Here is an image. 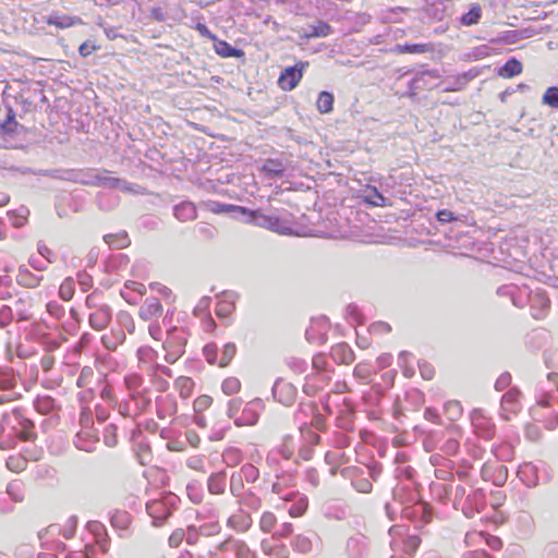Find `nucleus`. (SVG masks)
Masks as SVG:
<instances>
[{
	"label": "nucleus",
	"mask_w": 558,
	"mask_h": 558,
	"mask_svg": "<svg viewBox=\"0 0 558 558\" xmlns=\"http://www.w3.org/2000/svg\"><path fill=\"white\" fill-rule=\"evenodd\" d=\"M245 222L253 223L255 226L266 228L268 230L278 232L280 234H291V228L286 226L278 217L268 216L260 211L248 210L246 215H243Z\"/></svg>",
	"instance_id": "obj_1"
},
{
	"label": "nucleus",
	"mask_w": 558,
	"mask_h": 558,
	"mask_svg": "<svg viewBox=\"0 0 558 558\" xmlns=\"http://www.w3.org/2000/svg\"><path fill=\"white\" fill-rule=\"evenodd\" d=\"M304 63L287 68L279 76L278 84L283 90H292L303 76Z\"/></svg>",
	"instance_id": "obj_2"
},
{
	"label": "nucleus",
	"mask_w": 558,
	"mask_h": 558,
	"mask_svg": "<svg viewBox=\"0 0 558 558\" xmlns=\"http://www.w3.org/2000/svg\"><path fill=\"white\" fill-rule=\"evenodd\" d=\"M207 208L209 211L214 214H233L234 217H239L240 215H246L248 213V209L245 207L221 204L218 202H209L207 204Z\"/></svg>",
	"instance_id": "obj_3"
},
{
	"label": "nucleus",
	"mask_w": 558,
	"mask_h": 558,
	"mask_svg": "<svg viewBox=\"0 0 558 558\" xmlns=\"http://www.w3.org/2000/svg\"><path fill=\"white\" fill-rule=\"evenodd\" d=\"M48 25H53L58 28H69L77 24H82V20L76 16L51 14L45 17Z\"/></svg>",
	"instance_id": "obj_4"
},
{
	"label": "nucleus",
	"mask_w": 558,
	"mask_h": 558,
	"mask_svg": "<svg viewBox=\"0 0 558 558\" xmlns=\"http://www.w3.org/2000/svg\"><path fill=\"white\" fill-rule=\"evenodd\" d=\"M161 304L157 299H147L140 310V315L143 319L148 320L154 316L161 314Z\"/></svg>",
	"instance_id": "obj_5"
},
{
	"label": "nucleus",
	"mask_w": 558,
	"mask_h": 558,
	"mask_svg": "<svg viewBox=\"0 0 558 558\" xmlns=\"http://www.w3.org/2000/svg\"><path fill=\"white\" fill-rule=\"evenodd\" d=\"M110 320V314L107 308H99L90 314L89 323L96 330L104 329Z\"/></svg>",
	"instance_id": "obj_6"
},
{
	"label": "nucleus",
	"mask_w": 558,
	"mask_h": 558,
	"mask_svg": "<svg viewBox=\"0 0 558 558\" xmlns=\"http://www.w3.org/2000/svg\"><path fill=\"white\" fill-rule=\"evenodd\" d=\"M147 512L148 514L157 520H163L169 515V510L165 509L163 504L159 500H154L151 502H148L147 506Z\"/></svg>",
	"instance_id": "obj_7"
},
{
	"label": "nucleus",
	"mask_w": 558,
	"mask_h": 558,
	"mask_svg": "<svg viewBox=\"0 0 558 558\" xmlns=\"http://www.w3.org/2000/svg\"><path fill=\"white\" fill-rule=\"evenodd\" d=\"M482 16V9L480 4L474 3L471 5L470 11L462 15L461 23L465 26H472L478 23Z\"/></svg>",
	"instance_id": "obj_8"
},
{
	"label": "nucleus",
	"mask_w": 558,
	"mask_h": 558,
	"mask_svg": "<svg viewBox=\"0 0 558 558\" xmlns=\"http://www.w3.org/2000/svg\"><path fill=\"white\" fill-rule=\"evenodd\" d=\"M329 34H330V26L325 22L318 21L308 27V32L304 33V36L307 38L326 37Z\"/></svg>",
	"instance_id": "obj_9"
},
{
	"label": "nucleus",
	"mask_w": 558,
	"mask_h": 558,
	"mask_svg": "<svg viewBox=\"0 0 558 558\" xmlns=\"http://www.w3.org/2000/svg\"><path fill=\"white\" fill-rule=\"evenodd\" d=\"M395 51L399 53H425L432 51V47L427 44L397 45Z\"/></svg>",
	"instance_id": "obj_10"
},
{
	"label": "nucleus",
	"mask_w": 558,
	"mask_h": 558,
	"mask_svg": "<svg viewBox=\"0 0 558 558\" xmlns=\"http://www.w3.org/2000/svg\"><path fill=\"white\" fill-rule=\"evenodd\" d=\"M522 64L515 59H511L499 70V75L502 77H512L522 72Z\"/></svg>",
	"instance_id": "obj_11"
},
{
	"label": "nucleus",
	"mask_w": 558,
	"mask_h": 558,
	"mask_svg": "<svg viewBox=\"0 0 558 558\" xmlns=\"http://www.w3.org/2000/svg\"><path fill=\"white\" fill-rule=\"evenodd\" d=\"M174 216L180 220H190L195 218V208L191 203H182L174 207Z\"/></svg>",
	"instance_id": "obj_12"
},
{
	"label": "nucleus",
	"mask_w": 558,
	"mask_h": 558,
	"mask_svg": "<svg viewBox=\"0 0 558 558\" xmlns=\"http://www.w3.org/2000/svg\"><path fill=\"white\" fill-rule=\"evenodd\" d=\"M215 50L219 56L223 58L243 56V52L241 50L233 48L226 41H217L215 44Z\"/></svg>",
	"instance_id": "obj_13"
},
{
	"label": "nucleus",
	"mask_w": 558,
	"mask_h": 558,
	"mask_svg": "<svg viewBox=\"0 0 558 558\" xmlns=\"http://www.w3.org/2000/svg\"><path fill=\"white\" fill-rule=\"evenodd\" d=\"M365 201L373 206H386V198L374 186H369L365 191Z\"/></svg>",
	"instance_id": "obj_14"
},
{
	"label": "nucleus",
	"mask_w": 558,
	"mask_h": 558,
	"mask_svg": "<svg viewBox=\"0 0 558 558\" xmlns=\"http://www.w3.org/2000/svg\"><path fill=\"white\" fill-rule=\"evenodd\" d=\"M316 105L320 113H328L332 110L333 96L328 92H322L318 96Z\"/></svg>",
	"instance_id": "obj_15"
},
{
	"label": "nucleus",
	"mask_w": 558,
	"mask_h": 558,
	"mask_svg": "<svg viewBox=\"0 0 558 558\" xmlns=\"http://www.w3.org/2000/svg\"><path fill=\"white\" fill-rule=\"evenodd\" d=\"M263 170L269 175H279L284 171V166L279 160L269 159L264 163Z\"/></svg>",
	"instance_id": "obj_16"
},
{
	"label": "nucleus",
	"mask_w": 558,
	"mask_h": 558,
	"mask_svg": "<svg viewBox=\"0 0 558 558\" xmlns=\"http://www.w3.org/2000/svg\"><path fill=\"white\" fill-rule=\"evenodd\" d=\"M543 104L551 108H558V87H549L543 95Z\"/></svg>",
	"instance_id": "obj_17"
},
{
	"label": "nucleus",
	"mask_w": 558,
	"mask_h": 558,
	"mask_svg": "<svg viewBox=\"0 0 558 558\" xmlns=\"http://www.w3.org/2000/svg\"><path fill=\"white\" fill-rule=\"evenodd\" d=\"M235 352H236L235 345L233 343H227L223 347V351H222L221 357L219 360V365L221 367L227 366L230 363V361L233 359V356L235 355Z\"/></svg>",
	"instance_id": "obj_18"
},
{
	"label": "nucleus",
	"mask_w": 558,
	"mask_h": 558,
	"mask_svg": "<svg viewBox=\"0 0 558 558\" xmlns=\"http://www.w3.org/2000/svg\"><path fill=\"white\" fill-rule=\"evenodd\" d=\"M74 293V282L71 278H66L60 286L59 294L64 301H69Z\"/></svg>",
	"instance_id": "obj_19"
},
{
	"label": "nucleus",
	"mask_w": 558,
	"mask_h": 558,
	"mask_svg": "<svg viewBox=\"0 0 558 558\" xmlns=\"http://www.w3.org/2000/svg\"><path fill=\"white\" fill-rule=\"evenodd\" d=\"M474 76L475 75L471 74V73H463L462 75H459L456 78V82L452 86L445 88V90H451V92L460 90L468 84V82H470L472 78H474Z\"/></svg>",
	"instance_id": "obj_20"
},
{
	"label": "nucleus",
	"mask_w": 558,
	"mask_h": 558,
	"mask_svg": "<svg viewBox=\"0 0 558 558\" xmlns=\"http://www.w3.org/2000/svg\"><path fill=\"white\" fill-rule=\"evenodd\" d=\"M240 387H241V384H240L239 379H236L234 377L227 378L222 383V391L229 396L238 392L240 390Z\"/></svg>",
	"instance_id": "obj_21"
},
{
	"label": "nucleus",
	"mask_w": 558,
	"mask_h": 558,
	"mask_svg": "<svg viewBox=\"0 0 558 558\" xmlns=\"http://www.w3.org/2000/svg\"><path fill=\"white\" fill-rule=\"evenodd\" d=\"M211 398L209 396H201L194 401V411L201 413L208 409L211 404Z\"/></svg>",
	"instance_id": "obj_22"
},
{
	"label": "nucleus",
	"mask_w": 558,
	"mask_h": 558,
	"mask_svg": "<svg viewBox=\"0 0 558 558\" xmlns=\"http://www.w3.org/2000/svg\"><path fill=\"white\" fill-rule=\"evenodd\" d=\"M517 396H518V393L513 392V391H508L506 395H504V397L501 399V405H502L504 410L514 411L513 404H514Z\"/></svg>",
	"instance_id": "obj_23"
},
{
	"label": "nucleus",
	"mask_w": 558,
	"mask_h": 558,
	"mask_svg": "<svg viewBox=\"0 0 558 558\" xmlns=\"http://www.w3.org/2000/svg\"><path fill=\"white\" fill-rule=\"evenodd\" d=\"M276 523V518L270 512H265L260 518V527L265 532H269Z\"/></svg>",
	"instance_id": "obj_24"
},
{
	"label": "nucleus",
	"mask_w": 558,
	"mask_h": 558,
	"mask_svg": "<svg viewBox=\"0 0 558 558\" xmlns=\"http://www.w3.org/2000/svg\"><path fill=\"white\" fill-rule=\"evenodd\" d=\"M105 241L116 248H122L126 245L128 239L125 236H118V235H106Z\"/></svg>",
	"instance_id": "obj_25"
},
{
	"label": "nucleus",
	"mask_w": 558,
	"mask_h": 558,
	"mask_svg": "<svg viewBox=\"0 0 558 558\" xmlns=\"http://www.w3.org/2000/svg\"><path fill=\"white\" fill-rule=\"evenodd\" d=\"M96 179H97V183L100 185L124 189V185H122L120 180H118V179L106 177V175H101V177L98 175Z\"/></svg>",
	"instance_id": "obj_26"
},
{
	"label": "nucleus",
	"mask_w": 558,
	"mask_h": 558,
	"mask_svg": "<svg viewBox=\"0 0 558 558\" xmlns=\"http://www.w3.org/2000/svg\"><path fill=\"white\" fill-rule=\"evenodd\" d=\"M7 465L10 470L14 472H20L25 469L26 461L22 458L10 457L7 461Z\"/></svg>",
	"instance_id": "obj_27"
},
{
	"label": "nucleus",
	"mask_w": 558,
	"mask_h": 558,
	"mask_svg": "<svg viewBox=\"0 0 558 558\" xmlns=\"http://www.w3.org/2000/svg\"><path fill=\"white\" fill-rule=\"evenodd\" d=\"M178 385L181 389V396L187 397L193 386L192 380L189 377H180L178 379Z\"/></svg>",
	"instance_id": "obj_28"
},
{
	"label": "nucleus",
	"mask_w": 558,
	"mask_h": 558,
	"mask_svg": "<svg viewBox=\"0 0 558 558\" xmlns=\"http://www.w3.org/2000/svg\"><path fill=\"white\" fill-rule=\"evenodd\" d=\"M437 220L440 222H450L457 220L453 213L448 209H442L437 213Z\"/></svg>",
	"instance_id": "obj_29"
},
{
	"label": "nucleus",
	"mask_w": 558,
	"mask_h": 558,
	"mask_svg": "<svg viewBox=\"0 0 558 558\" xmlns=\"http://www.w3.org/2000/svg\"><path fill=\"white\" fill-rule=\"evenodd\" d=\"M95 49H96V47H95V46L89 45V43H88V41H85V43H83V44L80 46L78 51H80V54H81L82 57H87V56H89V54H90Z\"/></svg>",
	"instance_id": "obj_30"
},
{
	"label": "nucleus",
	"mask_w": 558,
	"mask_h": 558,
	"mask_svg": "<svg viewBox=\"0 0 558 558\" xmlns=\"http://www.w3.org/2000/svg\"><path fill=\"white\" fill-rule=\"evenodd\" d=\"M295 545L303 553L311 549V543L306 537H298Z\"/></svg>",
	"instance_id": "obj_31"
},
{
	"label": "nucleus",
	"mask_w": 558,
	"mask_h": 558,
	"mask_svg": "<svg viewBox=\"0 0 558 558\" xmlns=\"http://www.w3.org/2000/svg\"><path fill=\"white\" fill-rule=\"evenodd\" d=\"M204 353H205V356H206L207 361L210 364L216 363V355L217 354H216V349L214 347H210V345L205 347Z\"/></svg>",
	"instance_id": "obj_32"
},
{
	"label": "nucleus",
	"mask_w": 558,
	"mask_h": 558,
	"mask_svg": "<svg viewBox=\"0 0 558 558\" xmlns=\"http://www.w3.org/2000/svg\"><path fill=\"white\" fill-rule=\"evenodd\" d=\"M421 374L425 379H430L433 377L434 371L429 368V366L424 363L420 365Z\"/></svg>",
	"instance_id": "obj_33"
},
{
	"label": "nucleus",
	"mask_w": 558,
	"mask_h": 558,
	"mask_svg": "<svg viewBox=\"0 0 558 558\" xmlns=\"http://www.w3.org/2000/svg\"><path fill=\"white\" fill-rule=\"evenodd\" d=\"M306 509V505L305 504H302V505H299V506H293L289 512L292 517H299V515H302L304 513Z\"/></svg>",
	"instance_id": "obj_34"
},
{
	"label": "nucleus",
	"mask_w": 558,
	"mask_h": 558,
	"mask_svg": "<svg viewBox=\"0 0 558 558\" xmlns=\"http://www.w3.org/2000/svg\"><path fill=\"white\" fill-rule=\"evenodd\" d=\"M126 287L134 291H137L141 294H143L145 292V286L143 283L132 281V282H129L126 284Z\"/></svg>",
	"instance_id": "obj_35"
},
{
	"label": "nucleus",
	"mask_w": 558,
	"mask_h": 558,
	"mask_svg": "<svg viewBox=\"0 0 558 558\" xmlns=\"http://www.w3.org/2000/svg\"><path fill=\"white\" fill-rule=\"evenodd\" d=\"M197 29L204 36H211L210 32L208 31V28L204 24H198L197 25Z\"/></svg>",
	"instance_id": "obj_36"
},
{
	"label": "nucleus",
	"mask_w": 558,
	"mask_h": 558,
	"mask_svg": "<svg viewBox=\"0 0 558 558\" xmlns=\"http://www.w3.org/2000/svg\"><path fill=\"white\" fill-rule=\"evenodd\" d=\"M548 379L558 388V374H556V373L549 374Z\"/></svg>",
	"instance_id": "obj_37"
},
{
	"label": "nucleus",
	"mask_w": 558,
	"mask_h": 558,
	"mask_svg": "<svg viewBox=\"0 0 558 558\" xmlns=\"http://www.w3.org/2000/svg\"><path fill=\"white\" fill-rule=\"evenodd\" d=\"M375 328L383 329L385 331H389L390 327L385 323H379L377 326H374Z\"/></svg>",
	"instance_id": "obj_38"
},
{
	"label": "nucleus",
	"mask_w": 558,
	"mask_h": 558,
	"mask_svg": "<svg viewBox=\"0 0 558 558\" xmlns=\"http://www.w3.org/2000/svg\"><path fill=\"white\" fill-rule=\"evenodd\" d=\"M195 422H196V424H197V425H199V426H205V420H204V417H203V416H199V415H198V416H196V417H195Z\"/></svg>",
	"instance_id": "obj_39"
},
{
	"label": "nucleus",
	"mask_w": 558,
	"mask_h": 558,
	"mask_svg": "<svg viewBox=\"0 0 558 558\" xmlns=\"http://www.w3.org/2000/svg\"><path fill=\"white\" fill-rule=\"evenodd\" d=\"M527 436L531 438L536 437V432L534 430V427L527 428Z\"/></svg>",
	"instance_id": "obj_40"
},
{
	"label": "nucleus",
	"mask_w": 558,
	"mask_h": 558,
	"mask_svg": "<svg viewBox=\"0 0 558 558\" xmlns=\"http://www.w3.org/2000/svg\"><path fill=\"white\" fill-rule=\"evenodd\" d=\"M506 378H500L498 381H497V386L499 385H505L506 384Z\"/></svg>",
	"instance_id": "obj_41"
},
{
	"label": "nucleus",
	"mask_w": 558,
	"mask_h": 558,
	"mask_svg": "<svg viewBox=\"0 0 558 558\" xmlns=\"http://www.w3.org/2000/svg\"><path fill=\"white\" fill-rule=\"evenodd\" d=\"M23 220H24V217H21V219H20L17 222H15V226H21V225H23Z\"/></svg>",
	"instance_id": "obj_42"
},
{
	"label": "nucleus",
	"mask_w": 558,
	"mask_h": 558,
	"mask_svg": "<svg viewBox=\"0 0 558 558\" xmlns=\"http://www.w3.org/2000/svg\"><path fill=\"white\" fill-rule=\"evenodd\" d=\"M280 385L279 384H276L275 387H274V392L276 393L277 390L279 389Z\"/></svg>",
	"instance_id": "obj_43"
},
{
	"label": "nucleus",
	"mask_w": 558,
	"mask_h": 558,
	"mask_svg": "<svg viewBox=\"0 0 558 558\" xmlns=\"http://www.w3.org/2000/svg\"><path fill=\"white\" fill-rule=\"evenodd\" d=\"M7 201H8L7 198H3V199L1 201V203H0V205L5 204V203H7Z\"/></svg>",
	"instance_id": "obj_44"
},
{
	"label": "nucleus",
	"mask_w": 558,
	"mask_h": 558,
	"mask_svg": "<svg viewBox=\"0 0 558 558\" xmlns=\"http://www.w3.org/2000/svg\"><path fill=\"white\" fill-rule=\"evenodd\" d=\"M541 404L545 407V405L548 404V402L547 401H542Z\"/></svg>",
	"instance_id": "obj_45"
},
{
	"label": "nucleus",
	"mask_w": 558,
	"mask_h": 558,
	"mask_svg": "<svg viewBox=\"0 0 558 558\" xmlns=\"http://www.w3.org/2000/svg\"><path fill=\"white\" fill-rule=\"evenodd\" d=\"M452 407L459 411V405L458 404H452Z\"/></svg>",
	"instance_id": "obj_46"
},
{
	"label": "nucleus",
	"mask_w": 558,
	"mask_h": 558,
	"mask_svg": "<svg viewBox=\"0 0 558 558\" xmlns=\"http://www.w3.org/2000/svg\"><path fill=\"white\" fill-rule=\"evenodd\" d=\"M0 558H8L4 554L0 553Z\"/></svg>",
	"instance_id": "obj_47"
},
{
	"label": "nucleus",
	"mask_w": 558,
	"mask_h": 558,
	"mask_svg": "<svg viewBox=\"0 0 558 558\" xmlns=\"http://www.w3.org/2000/svg\"><path fill=\"white\" fill-rule=\"evenodd\" d=\"M340 350H345L347 348L344 345L339 347Z\"/></svg>",
	"instance_id": "obj_48"
}]
</instances>
